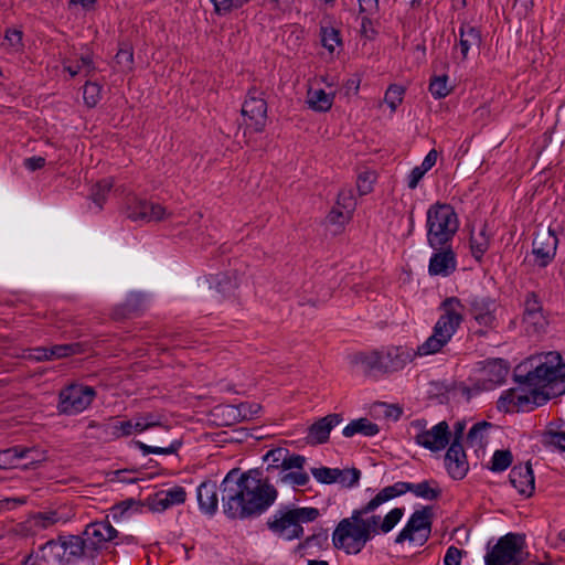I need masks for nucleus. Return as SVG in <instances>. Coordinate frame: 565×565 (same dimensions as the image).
Returning <instances> with one entry per match:
<instances>
[{"instance_id": "obj_1", "label": "nucleus", "mask_w": 565, "mask_h": 565, "mask_svg": "<svg viewBox=\"0 0 565 565\" xmlns=\"http://www.w3.org/2000/svg\"><path fill=\"white\" fill-rule=\"evenodd\" d=\"M223 512L230 520H246L266 512L277 499V490L256 469L238 473L233 469L221 483Z\"/></svg>"}, {"instance_id": "obj_2", "label": "nucleus", "mask_w": 565, "mask_h": 565, "mask_svg": "<svg viewBox=\"0 0 565 565\" xmlns=\"http://www.w3.org/2000/svg\"><path fill=\"white\" fill-rule=\"evenodd\" d=\"M384 502L376 493L371 500L360 508L354 509L351 515L342 519L334 527L331 540L334 548L347 555H356L371 542L362 523V514L375 512Z\"/></svg>"}, {"instance_id": "obj_3", "label": "nucleus", "mask_w": 565, "mask_h": 565, "mask_svg": "<svg viewBox=\"0 0 565 565\" xmlns=\"http://www.w3.org/2000/svg\"><path fill=\"white\" fill-rule=\"evenodd\" d=\"M516 379L526 388L546 395V402L565 393V365L556 352L546 353L532 371L525 375L518 374Z\"/></svg>"}, {"instance_id": "obj_4", "label": "nucleus", "mask_w": 565, "mask_h": 565, "mask_svg": "<svg viewBox=\"0 0 565 565\" xmlns=\"http://www.w3.org/2000/svg\"><path fill=\"white\" fill-rule=\"evenodd\" d=\"M465 305L457 297H447L439 306L441 315L434 326L433 333L417 350L416 356H426L441 351L451 340L463 321Z\"/></svg>"}, {"instance_id": "obj_5", "label": "nucleus", "mask_w": 565, "mask_h": 565, "mask_svg": "<svg viewBox=\"0 0 565 565\" xmlns=\"http://www.w3.org/2000/svg\"><path fill=\"white\" fill-rule=\"evenodd\" d=\"M459 217L448 203L436 202L426 212V241L433 249L451 244L459 230Z\"/></svg>"}, {"instance_id": "obj_6", "label": "nucleus", "mask_w": 565, "mask_h": 565, "mask_svg": "<svg viewBox=\"0 0 565 565\" xmlns=\"http://www.w3.org/2000/svg\"><path fill=\"white\" fill-rule=\"evenodd\" d=\"M320 511L313 507H300L279 510L268 521V529L285 541H294L303 536L302 524L316 521Z\"/></svg>"}, {"instance_id": "obj_7", "label": "nucleus", "mask_w": 565, "mask_h": 565, "mask_svg": "<svg viewBox=\"0 0 565 565\" xmlns=\"http://www.w3.org/2000/svg\"><path fill=\"white\" fill-rule=\"evenodd\" d=\"M74 518V512L66 505L45 509L30 514L15 526L17 534L23 537L42 536L56 525H64Z\"/></svg>"}, {"instance_id": "obj_8", "label": "nucleus", "mask_w": 565, "mask_h": 565, "mask_svg": "<svg viewBox=\"0 0 565 565\" xmlns=\"http://www.w3.org/2000/svg\"><path fill=\"white\" fill-rule=\"evenodd\" d=\"M524 535L510 532L501 536L493 546H488L483 557L484 565H521L524 559Z\"/></svg>"}, {"instance_id": "obj_9", "label": "nucleus", "mask_w": 565, "mask_h": 565, "mask_svg": "<svg viewBox=\"0 0 565 565\" xmlns=\"http://www.w3.org/2000/svg\"><path fill=\"white\" fill-rule=\"evenodd\" d=\"M431 533V510L428 507L411 514L404 527L395 536V544L409 542L423 546Z\"/></svg>"}, {"instance_id": "obj_10", "label": "nucleus", "mask_w": 565, "mask_h": 565, "mask_svg": "<svg viewBox=\"0 0 565 565\" xmlns=\"http://www.w3.org/2000/svg\"><path fill=\"white\" fill-rule=\"evenodd\" d=\"M546 403V395L524 387L509 388L498 399V409L507 413L531 412Z\"/></svg>"}, {"instance_id": "obj_11", "label": "nucleus", "mask_w": 565, "mask_h": 565, "mask_svg": "<svg viewBox=\"0 0 565 565\" xmlns=\"http://www.w3.org/2000/svg\"><path fill=\"white\" fill-rule=\"evenodd\" d=\"M96 396L94 387L71 384L58 394L57 409L64 415H77L89 407Z\"/></svg>"}, {"instance_id": "obj_12", "label": "nucleus", "mask_w": 565, "mask_h": 565, "mask_svg": "<svg viewBox=\"0 0 565 565\" xmlns=\"http://www.w3.org/2000/svg\"><path fill=\"white\" fill-rule=\"evenodd\" d=\"M426 425L425 419H415L411 423V426L416 429L415 444L433 452L445 449L450 437L448 424L443 420L430 429H426Z\"/></svg>"}, {"instance_id": "obj_13", "label": "nucleus", "mask_w": 565, "mask_h": 565, "mask_svg": "<svg viewBox=\"0 0 565 565\" xmlns=\"http://www.w3.org/2000/svg\"><path fill=\"white\" fill-rule=\"evenodd\" d=\"M407 492H412L415 497L424 500H436L441 490L434 480H424L418 483L397 481L391 486L384 487L377 493L384 503L398 498Z\"/></svg>"}, {"instance_id": "obj_14", "label": "nucleus", "mask_w": 565, "mask_h": 565, "mask_svg": "<svg viewBox=\"0 0 565 565\" xmlns=\"http://www.w3.org/2000/svg\"><path fill=\"white\" fill-rule=\"evenodd\" d=\"M241 113L248 129L255 132L264 131L267 122V102L264 93L256 87L248 89Z\"/></svg>"}, {"instance_id": "obj_15", "label": "nucleus", "mask_w": 565, "mask_h": 565, "mask_svg": "<svg viewBox=\"0 0 565 565\" xmlns=\"http://www.w3.org/2000/svg\"><path fill=\"white\" fill-rule=\"evenodd\" d=\"M405 514L404 507L390 510L383 518L375 512L362 514V523L366 534L372 541L377 535H386L401 522Z\"/></svg>"}, {"instance_id": "obj_16", "label": "nucleus", "mask_w": 565, "mask_h": 565, "mask_svg": "<svg viewBox=\"0 0 565 565\" xmlns=\"http://www.w3.org/2000/svg\"><path fill=\"white\" fill-rule=\"evenodd\" d=\"M466 303L470 316L478 326L486 329L495 328L498 308L495 299L490 296L470 295L466 299Z\"/></svg>"}, {"instance_id": "obj_17", "label": "nucleus", "mask_w": 565, "mask_h": 565, "mask_svg": "<svg viewBox=\"0 0 565 565\" xmlns=\"http://www.w3.org/2000/svg\"><path fill=\"white\" fill-rule=\"evenodd\" d=\"M126 215L131 221L149 223L163 220L167 213L161 204L132 195L127 199Z\"/></svg>"}, {"instance_id": "obj_18", "label": "nucleus", "mask_w": 565, "mask_h": 565, "mask_svg": "<svg viewBox=\"0 0 565 565\" xmlns=\"http://www.w3.org/2000/svg\"><path fill=\"white\" fill-rule=\"evenodd\" d=\"M523 306L522 323L525 331L529 334L544 331L547 326V319L540 297L533 291L527 292L524 297Z\"/></svg>"}, {"instance_id": "obj_19", "label": "nucleus", "mask_w": 565, "mask_h": 565, "mask_svg": "<svg viewBox=\"0 0 565 565\" xmlns=\"http://www.w3.org/2000/svg\"><path fill=\"white\" fill-rule=\"evenodd\" d=\"M25 460L23 467L33 466L46 460V451L38 447L14 446L0 452V466L3 468L19 467V462Z\"/></svg>"}, {"instance_id": "obj_20", "label": "nucleus", "mask_w": 565, "mask_h": 565, "mask_svg": "<svg viewBox=\"0 0 565 565\" xmlns=\"http://www.w3.org/2000/svg\"><path fill=\"white\" fill-rule=\"evenodd\" d=\"M88 548L95 556L100 550L107 546V543L118 536V531L109 521H97L89 523L83 533Z\"/></svg>"}, {"instance_id": "obj_21", "label": "nucleus", "mask_w": 565, "mask_h": 565, "mask_svg": "<svg viewBox=\"0 0 565 565\" xmlns=\"http://www.w3.org/2000/svg\"><path fill=\"white\" fill-rule=\"evenodd\" d=\"M557 245L558 238L554 231H539L532 244L535 264L541 268L551 264L556 255Z\"/></svg>"}, {"instance_id": "obj_22", "label": "nucleus", "mask_w": 565, "mask_h": 565, "mask_svg": "<svg viewBox=\"0 0 565 565\" xmlns=\"http://www.w3.org/2000/svg\"><path fill=\"white\" fill-rule=\"evenodd\" d=\"M434 250L428 262V274L440 277L450 276L457 268V256L450 244Z\"/></svg>"}, {"instance_id": "obj_23", "label": "nucleus", "mask_w": 565, "mask_h": 565, "mask_svg": "<svg viewBox=\"0 0 565 565\" xmlns=\"http://www.w3.org/2000/svg\"><path fill=\"white\" fill-rule=\"evenodd\" d=\"M186 492L183 487L174 486L167 490L156 492L148 498V505L152 512H163L174 505L185 502Z\"/></svg>"}, {"instance_id": "obj_24", "label": "nucleus", "mask_w": 565, "mask_h": 565, "mask_svg": "<svg viewBox=\"0 0 565 565\" xmlns=\"http://www.w3.org/2000/svg\"><path fill=\"white\" fill-rule=\"evenodd\" d=\"M509 482L524 498H530L535 490V478L530 462L514 466L509 473Z\"/></svg>"}, {"instance_id": "obj_25", "label": "nucleus", "mask_w": 565, "mask_h": 565, "mask_svg": "<svg viewBox=\"0 0 565 565\" xmlns=\"http://www.w3.org/2000/svg\"><path fill=\"white\" fill-rule=\"evenodd\" d=\"M445 466L452 479L460 480L468 472V462L466 459V454L460 441L455 438L450 444L446 456H445Z\"/></svg>"}, {"instance_id": "obj_26", "label": "nucleus", "mask_w": 565, "mask_h": 565, "mask_svg": "<svg viewBox=\"0 0 565 565\" xmlns=\"http://www.w3.org/2000/svg\"><path fill=\"white\" fill-rule=\"evenodd\" d=\"M458 42L452 49V54L455 55L459 52L461 62H465L468 60L470 50L473 46H480L482 42L481 32L478 28L463 22L458 29Z\"/></svg>"}, {"instance_id": "obj_27", "label": "nucleus", "mask_w": 565, "mask_h": 565, "mask_svg": "<svg viewBox=\"0 0 565 565\" xmlns=\"http://www.w3.org/2000/svg\"><path fill=\"white\" fill-rule=\"evenodd\" d=\"M342 422L340 414H329L308 428L307 443L309 445H321L328 441L331 430Z\"/></svg>"}, {"instance_id": "obj_28", "label": "nucleus", "mask_w": 565, "mask_h": 565, "mask_svg": "<svg viewBox=\"0 0 565 565\" xmlns=\"http://www.w3.org/2000/svg\"><path fill=\"white\" fill-rule=\"evenodd\" d=\"M381 353L384 373L396 372L404 369L416 356L414 350L407 347H391L381 351Z\"/></svg>"}, {"instance_id": "obj_29", "label": "nucleus", "mask_w": 565, "mask_h": 565, "mask_svg": "<svg viewBox=\"0 0 565 565\" xmlns=\"http://www.w3.org/2000/svg\"><path fill=\"white\" fill-rule=\"evenodd\" d=\"M509 373V365L502 359L487 360L481 369V381L486 390L503 384Z\"/></svg>"}, {"instance_id": "obj_30", "label": "nucleus", "mask_w": 565, "mask_h": 565, "mask_svg": "<svg viewBox=\"0 0 565 565\" xmlns=\"http://www.w3.org/2000/svg\"><path fill=\"white\" fill-rule=\"evenodd\" d=\"M196 499L200 511L205 515L213 516L218 509L216 482L211 480L202 482L196 489Z\"/></svg>"}, {"instance_id": "obj_31", "label": "nucleus", "mask_w": 565, "mask_h": 565, "mask_svg": "<svg viewBox=\"0 0 565 565\" xmlns=\"http://www.w3.org/2000/svg\"><path fill=\"white\" fill-rule=\"evenodd\" d=\"M95 68L94 56L88 49L81 54H74V61L72 58H65L63 61V70L66 71L71 77H75L76 75L90 76Z\"/></svg>"}, {"instance_id": "obj_32", "label": "nucleus", "mask_w": 565, "mask_h": 565, "mask_svg": "<svg viewBox=\"0 0 565 565\" xmlns=\"http://www.w3.org/2000/svg\"><path fill=\"white\" fill-rule=\"evenodd\" d=\"M89 427L97 428L99 430V438L105 440H116L121 437H129L132 435L131 424L129 420H111L104 424L92 422Z\"/></svg>"}, {"instance_id": "obj_33", "label": "nucleus", "mask_w": 565, "mask_h": 565, "mask_svg": "<svg viewBox=\"0 0 565 565\" xmlns=\"http://www.w3.org/2000/svg\"><path fill=\"white\" fill-rule=\"evenodd\" d=\"M351 362L366 375L383 374V361L381 351H372L369 353H356L352 355Z\"/></svg>"}, {"instance_id": "obj_34", "label": "nucleus", "mask_w": 565, "mask_h": 565, "mask_svg": "<svg viewBox=\"0 0 565 565\" xmlns=\"http://www.w3.org/2000/svg\"><path fill=\"white\" fill-rule=\"evenodd\" d=\"M63 545V556L67 554V559L81 557H94L86 544V540L78 535H68L61 541Z\"/></svg>"}, {"instance_id": "obj_35", "label": "nucleus", "mask_w": 565, "mask_h": 565, "mask_svg": "<svg viewBox=\"0 0 565 565\" xmlns=\"http://www.w3.org/2000/svg\"><path fill=\"white\" fill-rule=\"evenodd\" d=\"M380 431L379 426L367 418H358L351 420L342 430V435L347 438L353 437L356 434L365 437H373Z\"/></svg>"}, {"instance_id": "obj_36", "label": "nucleus", "mask_w": 565, "mask_h": 565, "mask_svg": "<svg viewBox=\"0 0 565 565\" xmlns=\"http://www.w3.org/2000/svg\"><path fill=\"white\" fill-rule=\"evenodd\" d=\"M490 234L486 225H482L478 232L472 231L470 236V249L473 258L480 262L490 247Z\"/></svg>"}, {"instance_id": "obj_37", "label": "nucleus", "mask_w": 565, "mask_h": 565, "mask_svg": "<svg viewBox=\"0 0 565 565\" xmlns=\"http://www.w3.org/2000/svg\"><path fill=\"white\" fill-rule=\"evenodd\" d=\"M225 409L234 420L243 422L256 418L259 415L262 407L257 403L245 402L238 405H228Z\"/></svg>"}, {"instance_id": "obj_38", "label": "nucleus", "mask_w": 565, "mask_h": 565, "mask_svg": "<svg viewBox=\"0 0 565 565\" xmlns=\"http://www.w3.org/2000/svg\"><path fill=\"white\" fill-rule=\"evenodd\" d=\"M334 94L327 93L323 89H309L307 103L316 111H328L333 105Z\"/></svg>"}, {"instance_id": "obj_39", "label": "nucleus", "mask_w": 565, "mask_h": 565, "mask_svg": "<svg viewBox=\"0 0 565 565\" xmlns=\"http://www.w3.org/2000/svg\"><path fill=\"white\" fill-rule=\"evenodd\" d=\"M131 424L132 434H141L154 427L162 425V418L160 415L154 413H145L135 416L132 419H128Z\"/></svg>"}, {"instance_id": "obj_40", "label": "nucleus", "mask_w": 565, "mask_h": 565, "mask_svg": "<svg viewBox=\"0 0 565 565\" xmlns=\"http://www.w3.org/2000/svg\"><path fill=\"white\" fill-rule=\"evenodd\" d=\"M40 557L43 563L62 562L63 561V545L61 541L50 540L42 544L40 547Z\"/></svg>"}, {"instance_id": "obj_41", "label": "nucleus", "mask_w": 565, "mask_h": 565, "mask_svg": "<svg viewBox=\"0 0 565 565\" xmlns=\"http://www.w3.org/2000/svg\"><path fill=\"white\" fill-rule=\"evenodd\" d=\"M310 481L309 475L303 469H296L289 472H278L277 482L286 486L305 487Z\"/></svg>"}, {"instance_id": "obj_42", "label": "nucleus", "mask_w": 565, "mask_h": 565, "mask_svg": "<svg viewBox=\"0 0 565 565\" xmlns=\"http://www.w3.org/2000/svg\"><path fill=\"white\" fill-rule=\"evenodd\" d=\"M429 93L435 99H441L447 97L452 87L449 85V77L448 75H438L433 76L429 82Z\"/></svg>"}, {"instance_id": "obj_43", "label": "nucleus", "mask_w": 565, "mask_h": 565, "mask_svg": "<svg viewBox=\"0 0 565 565\" xmlns=\"http://www.w3.org/2000/svg\"><path fill=\"white\" fill-rule=\"evenodd\" d=\"M513 457L510 450L499 449L495 450L488 465V469L492 472H502L507 470L512 463Z\"/></svg>"}, {"instance_id": "obj_44", "label": "nucleus", "mask_w": 565, "mask_h": 565, "mask_svg": "<svg viewBox=\"0 0 565 565\" xmlns=\"http://www.w3.org/2000/svg\"><path fill=\"white\" fill-rule=\"evenodd\" d=\"M114 185L111 179H103L92 188V200L96 206L100 210L106 202L108 194Z\"/></svg>"}, {"instance_id": "obj_45", "label": "nucleus", "mask_w": 565, "mask_h": 565, "mask_svg": "<svg viewBox=\"0 0 565 565\" xmlns=\"http://www.w3.org/2000/svg\"><path fill=\"white\" fill-rule=\"evenodd\" d=\"M320 38L322 46L330 53H333L335 47L342 44L340 32L332 26H321Z\"/></svg>"}, {"instance_id": "obj_46", "label": "nucleus", "mask_w": 565, "mask_h": 565, "mask_svg": "<svg viewBox=\"0 0 565 565\" xmlns=\"http://www.w3.org/2000/svg\"><path fill=\"white\" fill-rule=\"evenodd\" d=\"M490 426L491 425L487 422L475 424L468 431V444L472 447H481Z\"/></svg>"}, {"instance_id": "obj_47", "label": "nucleus", "mask_w": 565, "mask_h": 565, "mask_svg": "<svg viewBox=\"0 0 565 565\" xmlns=\"http://www.w3.org/2000/svg\"><path fill=\"white\" fill-rule=\"evenodd\" d=\"M213 4V10L216 15L223 17L232 12L233 10L241 9L249 0H210Z\"/></svg>"}, {"instance_id": "obj_48", "label": "nucleus", "mask_w": 565, "mask_h": 565, "mask_svg": "<svg viewBox=\"0 0 565 565\" xmlns=\"http://www.w3.org/2000/svg\"><path fill=\"white\" fill-rule=\"evenodd\" d=\"M339 468H329V467H320V468H312L311 475L313 478L322 484H332L337 483V480H339L340 475Z\"/></svg>"}, {"instance_id": "obj_49", "label": "nucleus", "mask_w": 565, "mask_h": 565, "mask_svg": "<svg viewBox=\"0 0 565 565\" xmlns=\"http://www.w3.org/2000/svg\"><path fill=\"white\" fill-rule=\"evenodd\" d=\"M405 94V88L397 84H392L385 92L384 102L392 111H395L402 104Z\"/></svg>"}, {"instance_id": "obj_50", "label": "nucleus", "mask_w": 565, "mask_h": 565, "mask_svg": "<svg viewBox=\"0 0 565 565\" xmlns=\"http://www.w3.org/2000/svg\"><path fill=\"white\" fill-rule=\"evenodd\" d=\"M3 45L10 53H19L23 50V33L19 29H9L6 32Z\"/></svg>"}, {"instance_id": "obj_51", "label": "nucleus", "mask_w": 565, "mask_h": 565, "mask_svg": "<svg viewBox=\"0 0 565 565\" xmlns=\"http://www.w3.org/2000/svg\"><path fill=\"white\" fill-rule=\"evenodd\" d=\"M306 457L298 454H291L288 450L286 457H284V462L280 465V470L278 472H289L296 469H303L306 465Z\"/></svg>"}, {"instance_id": "obj_52", "label": "nucleus", "mask_w": 565, "mask_h": 565, "mask_svg": "<svg viewBox=\"0 0 565 565\" xmlns=\"http://www.w3.org/2000/svg\"><path fill=\"white\" fill-rule=\"evenodd\" d=\"M287 454L288 449L281 447L267 451L264 456V461L268 463L267 470L277 469L279 471L281 462H284V457H286Z\"/></svg>"}, {"instance_id": "obj_53", "label": "nucleus", "mask_w": 565, "mask_h": 565, "mask_svg": "<svg viewBox=\"0 0 565 565\" xmlns=\"http://www.w3.org/2000/svg\"><path fill=\"white\" fill-rule=\"evenodd\" d=\"M102 87L97 83L86 82L83 90L84 103L88 107H95L100 99Z\"/></svg>"}, {"instance_id": "obj_54", "label": "nucleus", "mask_w": 565, "mask_h": 565, "mask_svg": "<svg viewBox=\"0 0 565 565\" xmlns=\"http://www.w3.org/2000/svg\"><path fill=\"white\" fill-rule=\"evenodd\" d=\"M340 472L341 473L339 475V480H337V482L342 487L353 488L359 484L361 478V471L359 469H340Z\"/></svg>"}, {"instance_id": "obj_55", "label": "nucleus", "mask_w": 565, "mask_h": 565, "mask_svg": "<svg viewBox=\"0 0 565 565\" xmlns=\"http://www.w3.org/2000/svg\"><path fill=\"white\" fill-rule=\"evenodd\" d=\"M358 3L359 12L364 14L362 18V28H365L367 23H371L370 17L379 11V0H358Z\"/></svg>"}, {"instance_id": "obj_56", "label": "nucleus", "mask_w": 565, "mask_h": 565, "mask_svg": "<svg viewBox=\"0 0 565 565\" xmlns=\"http://www.w3.org/2000/svg\"><path fill=\"white\" fill-rule=\"evenodd\" d=\"M337 205L344 209V215L353 214L356 202L351 191H341L338 194Z\"/></svg>"}, {"instance_id": "obj_57", "label": "nucleus", "mask_w": 565, "mask_h": 565, "mask_svg": "<svg viewBox=\"0 0 565 565\" xmlns=\"http://www.w3.org/2000/svg\"><path fill=\"white\" fill-rule=\"evenodd\" d=\"M78 352V344H56L50 348V360L66 358Z\"/></svg>"}, {"instance_id": "obj_58", "label": "nucleus", "mask_w": 565, "mask_h": 565, "mask_svg": "<svg viewBox=\"0 0 565 565\" xmlns=\"http://www.w3.org/2000/svg\"><path fill=\"white\" fill-rule=\"evenodd\" d=\"M115 62L120 66L121 71H131L134 64V53L131 49H120L116 56Z\"/></svg>"}, {"instance_id": "obj_59", "label": "nucleus", "mask_w": 565, "mask_h": 565, "mask_svg": "<svg viewBox=\"0 0 565 565\" xmlns=\"http://www.w3.org/2000/svg\"><path fill=\"white\" fill-rule=\"evenodd\" d=\"M545 441L548 445L558 448L561 451H565V430H561V431L550 430L545 435Z\"/></svg>"}, {"instance_id": "obj_60", "label": "nucleus", "mask_w": 565, "mask_h": 565, "mask_svg": "<svg viewBox=\"0 0 565 565\" xmlns=\"http://www.w3.org/2000/svg\"><path fill=\"white\" fill-rule=\"evenodd\" d=\"M462 551L454 545L449 546L444 557V565H461Z\"/></svg>"}, {"instance_id": "obj_61", "label": "nucleus", "mask_w": 565, "mask_h": 565, "mask_svg": "<svg viewBox=\"0 0 565 565\" xmlns=\"http://www.w3.org/2000/svg\"><path fill=\"white\" fill-rule=\"evenodd\" d=\"M425 174L426 172L418 166L414 167L406 177L407 188L409 190H415Z\"/></svg>"}, {"instance_id": "obj_62", "label": "nucleus", "mask_w": 565, "mask_h": 565, "mask_svg": "<svg viewBox=\"0 0 565 565\" xmlns=\"http://www.w3.org/2000/svg\"><path fill=\"white\" fill-rule=\"evenodd\" d=\"M533 4V0H514L513 10L520 19H523L532 11Z\"/></svg>"}, {"instance_id": "obj_63", "label": "nucleus", "mask_w": 565, "mask_h": 565, "mask_svg": "<svg viewBox=\"0 0 565 565\" xmlns=\"http://www.w3.org/2000/svg\"><path fill=\"white\" fill-rule=\"evenodd\" d=\"M181 446H182V441L179 439H174L167 447L151 446V454H153V455H173L179 451Z\"/></svg>"}, {"instance_id": "obj_64", "label": "nucleus", "mask_w": 565, "mask_h": 565, "mask_svg": "<svg viewBox=\"0 0 565 565\" xmlns=\"http://www.w3.org/2000/svg\"><path fill=\"white\" fill-rule=\"evenodd\" d=\"M236 288V281L233 282L226 275H223L217 281V290L223 294V296L233 295Z\"/></svg>"}]
</instances>
